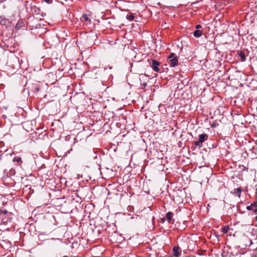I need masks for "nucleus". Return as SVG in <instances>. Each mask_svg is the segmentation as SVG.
I'll use <instances>...</instances> for the list:
<instances>
[{
	"mask_svg": "<svg viewBox=\"0 0 257 257\" xmlns=\"http://www.w3.org/2000/svg\"><path fill=\"white\" fill-rule=\"evenodd\" d=\"M229 229V227L228 225L224 226L222 228V231L223 233H227Z\"/></svg>",
	"mask_w": 257,
	"mask_h": 257,
	"instance_id": "10",
	"label": "nucleus"
},
{
	"mask_svg": "<svg viewBox=\"0 0 257 257\" xmlns=\"http://www.w3.org/2000/svg\"><path fill=\"white\" fill-rule=\"evenodd\" d=\"M13 162L18 163L19 164L20 166H21V164L23 163V161L22 160L21 157L19 156L15 157L13 159Z\"/></svg>",
	"mask_w": 257,
	"mask_h": 257,
	"instance_id": "5",
	"label": "nucleus"
},
{
	"mask_svg": "<svg viewBox=\"0 0 257 257\" xmlns=\"http://www.w3.org/2000/svg\"><path fill=\"white\" fill-rule=\"evenodd\" d=\"M172 216H173V214L171 212H168L166 214V218H167L168 222H170V221L172 219Z\"/></svg>",
	"mask_w": 257,
	"mask_h": 257,
	"instance_id": "7",
	"label": "nucleus"
},
{
	"mask_svg": "<svg viewBox=\"0 0 257 257\" xmlns=\"http://www.w3.org/2000/svg\"><path fill=\"white\" fill-rule=\"evenodd\" d=\"M179 247L174 246L173 247V251H174V255L176 257L180 255V253L178 251Z\"/></svg>",
	"mask_w": 257,
	"mask_h": 257,
	"instance_id": "8",
	"label": "nucleus"
},
{
	"mask_svg": "<svg viewBox=\"0 0 257 257\" xmlns=\"http://www.w3.org/2000/svg\"><path fill=\"white\" fill-rule=\"evenodd\" d=\"M47 3H51L52 2V0H44Z\"/></svg>",
	"mask_w": 257,
	"mask_h": 257,
	"instance_id": "17",
	"label": "nucleus"
},
{
	"mask_svg": "<svg viewBox=\"0 0 257 257\" xmlns=\"http://www.w3.org/2000/svg\"><path fill=\"white\" fill-rule=\"evenodd\" d=\"M82 18L86 22H90V20L89 19L88 16L86 14H83L82 15Z\"/></svg>",
	"mask_w": 257,
	"mask_h": 257,
	"instance_id": "12",
	"label": "nucleus"
},
{
	"mask_svg": "<svg viewBox=\"0 0 257 257\" xmlns=\"http://www.w3.org/2000/svg\"><path fill=\"white\" fill-rule=\"evenodd\" d=\"M208 138V135L206 134H202L199 136V140L194 142V145L196 146L201 147L202 146V143L207 140Z\"/></svg>",
	"mask_w": 257,
	"mask_h": 257,
	"instance_id": "1",
	"label": "nucleus"
},
{
	"mask_svg": "<svg viewBox=\"0 0 257 257\" xmlns=\"http://www.w3.org/2000/svg\"><path fill=\"white\" fill-rule=\"evenodd\" d=\"M241 167H243V169H242L243 170L247 171V170H248L247 168H246L243 166H242Z\"/></svg>",
	"mask_w": 257,
	"mask_h": 257,
	"instance_id": "16",
	"label": "nucleus"
},
{
	"mask_svg": "<svg viewBox=\"0 0 257 257\" xmlns=\"http://www.w3.org/2000/svg\"><path fill=\"white\" fill-rule=\"evenodd\" d=\"M164 220H165V218H163V219H162V221H164Z\"/></svg>",
	"mask_w": 257,
	"mask_h": 257,
	"instance_id": "21",
	"label": "nucleus"
},
{
	"mask_svg": "<svg viewBox=\"0 0 257 257\" xmlns=\"http://www.w3.org/2000/svg\"><path fill=\"white\" fill-rule=\"evenodd\" d=\"M239 55L240 56L241 59L242 61H244L245 60L246 58L245 54L242 52H240L239 53Z\"/></svg>",
	"mask_w": 257,
	"mask_h": 257,
	"instance_id": "11",
	"label": "nucleus"
},
{
	"mask_svg": "<svg viewBox=\"0 0 257 257\" xmlns=\"http://www.w3.org/2000/svg\"><path fill=\"white\" fill-rule=\"evenodd\" d=\"M241 191H242V190L241 189L240 187H238L236 189V193H237V196L238 197H240V194L241 193Z\"/></svg>",
	"mask_w": 257,
	"mask_h": 257,
	"instance_id": "13",
	"label": "nucleus"
},
{
	"mask_svg": "<svg viewBox=\"0 0 257 257\" xmlns=\"http://www.w3.org/2000/svg\"><path fill=\"white\" fill-rule=\"evenodd\" d=\"M36 90L37 91H39V88H36Z\"/></svg>",
	"mask_w": 257,
	"mask_h": 257,
	"instance_id": "20",
	"label": "nucleus"
},
{
	"mask_svg": "<svg viewBox=\"0 0 257 257\" xmlns=\"http://www.w3.org/2000/svg\"><path fill=\"white\" fill-rule=\"evenodd\" d=\"M143 86H144V87H145V86H146V85H147V83H146V82H144V83H143Z\"/></svg>",
	"mask_w": 257,
	"mask_h": 257,
	"instance_id": "18",
	"label": "nucleus"
},
{
	"mask_svg": "<svg viewBox=\"0 0 257 257\" xmlns=\"http://www.w3.org/2000/svg\"><path fill=\"white\" fill-rule=\"evenodd\" d=\"M126 18L130 21H132L135 19V16L133 13L130 14L126 16Z\"/></svg>",
	"mask_w": 257,
	"mask_h": 257,
	"instance_id": "9",
	"label": "nucleus"
},
{
	"mask_svg": "<svg viewBox=\"0 0 257 257\" xmlns=\"http://www.w3.org/2000/svg\"><path fill=\"white\" fill-rule=\"evenodd\" d=\"M202 26L200 25H197L196 26L195 28L196 30H199L200 28H201Z\"/></svg>",
	"mask_w": 257,
	"mask_h": 257,
	"instance_id": "15",
	"label": "nucleus"
},
{
	"mask_svg": "<svg viewBox=\"0 0 257 257\" xmlns=\"http://www.w3.org/2000/svg\"><path fill=\"white\" fill-rule=\"evenodd\" d=\"M248 210H251L252 212L257 214V205L255 202L251 203L250 205L246 207Z\"/></svg>",
	"mask_w": 257,
	"mask_h": 257,
	"instance_id": "4",
	"label": "nucleus"
},
{
	"mask_svg": "<svg viewBox=\"0 0 257 257\" xmlns=\"http://www.w3.org/2000/svg\"><path fill=\"white\" fill-rule=\"evenodd\" d=\"M254 219L257 221V216H256L255 217H254Z\"/></svg>",
	"mask_w": 257,
	"mask_h": 257,
	"instance_id": "19",
	"label": "nucleus"
},
{
	"mask_svg": "<svg viewBox=\"0 0 257 257\" xmlns=\"http://www.w3.org/2000/svg\"><path fill=\"white\" fill-rule=\"evenodd\" d=\"M8 213V211L7 210H0V213H3L4 214H6Z\"/></svg>",
	"mask_w": 257,
	"mask_h": 257,
	"instance_id": "14",
	"label": "nucleus"
},
{
	"mask_svg": "<svg viewBox=\"0 0 257 257\" xmlns=\"http://www.w3.org/2000/svg\"><path fill=\"white\" fill-rule=\"evenodd\" d=\"M202 31L200 30H196L193 32V35L195 37L198 38L202 35Z\"/></svg>",
	"mask_w": 257,
	"mask_h": 257,
	"instance_id": "6",
	"label": "nucleus"
},
{
	"mask_svg": "<svg viewBox=\"0 0 257 257\" xmlns=\"http://www.w3.org/2000/svg\"><path fill=\"white\" fill-rule=\"evenodd\" d=\"M175 54L173 53H171L169 57V62L170 66L171 67H175L178 64V58L177 56L175 57Z\"/></svg>",
	"mask_w": 257,
	"mask_h": 257,
	"instance_id": "2",
	"label": "nucleus"
},
{
	"mask_svg": "<svg viewBox=\"0 0 257 257\" xmlns=\"http://www.w3.org/2000/svg\"><path fill=\"white\" fill-rule=\"evenodd\" d=\"M160 65L159 62L157 61V60L153 59L152 61V64H151V67L153 68V69L158 72H159L160 69L159 68V66Z\"/></svg>",
	"mask_w": 257,
	"mask_h": 257,
	"instance_id": "3",
	"label": "nucleus"
},
{
	"mask_svg": "<svg viewBox=\"0 0 257 257\" xmlns=\"http://www.w3.org/2000/svg\"><path fill=\"white\" fill-rule=\"evenodd\" d=\"M250 244H251L252 243V241L250 240Z\"/></svg>",
	"mask_w": 257,
	"mask_h": 257,
	"instance_id": "22",
	"label": "nucleus"
}]
</instances>
